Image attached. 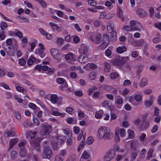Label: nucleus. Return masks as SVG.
<instances>
[{"label":"nucleus","instance_id":"obj_1","mask_svg":"<svg viewBox=\"0 0 161 161\" xmlns=\"http://www.w3.org/2000/svg\"><path fill=\"white\" fill-rule=\"evenodd\" d=\"M36 135V132L35 131H29L27 134V138L30 137V144L34 147L35 149L39 152L40 150V142L42 140V138L40 137H37L36 139H34V137Z\"/></svg>","mask_w":161,"mask_h":161},{"label":"nucleus","instance_id":"obj_2","mask_svg":"<svg viewBox=\"0 0 161 161\" xmlns=\"http://www.w3.org/2000/svg\"><path fill=\"white\" fill-rule=\"evenodd\" d=\"M97 137L100 139H103L105 140H108L110 138V132L107 129V128L103 126L99 129L97 133Z\"/></svg>","mask_w":161,"mask_h":161},{"label":"nucleus","instance_id":"obj_3","mask_svg":"<svg viewBox=\"0 0 161 161\" xmlns=\"http://www.w3.org/2000/svg\"><path fill=\"white\" fill-rule=\"evenodd\" d=\"M142 99L141 96L139 94L135 95L134 97H131L129 98V101L133 105L138 106L140 104V101Z\"/></svg>","mask_w":161,"mask_h":161},{"label":"nucleus","instance_id":"obj_4","mask_svg":"<svg viewBox=\"0 0 161 161\" xmlns=\"http://www.w3.org/2000/svg\"><path fill=\"white\" fill-rule=\"evenodd\" d=\"M115 155V152L114 150L111 149L107 152L104 157V161H109L112 160Z\"/></svg>","mask_w":161,"mask_h":161},{"label":"nucleus","instance_id":"obj_5","mask_svg":"<svg viewBox=\"0 0 161 161\" xmlns=\"http://www.w3.org/2000/svg\"><path fill=\"white\" fill-rule=\"evenodd\" d=\"M101 35L98 33L96 36L93 35L91 36V39L94 43L96 44H98L101 42Z\"/></svg>","mask_w":161,"mask_h":161},{"label":"nucleus","instance_id":"obj_6","mask_svg":"<svg viewBox=\"0 0 161 161\" xmlns=\"http://www.w3.org/2000/svg\"><path fill=\"white\" fill-rule=\"evenodd\" d=\"M43 153L46 156L47 158H50L52 154L51 148L48 146H45L43 149Z\"/></svg>","mask_w":161,"mask_h":161},{"label":"nucleus","instance_id":"obj_7","mask_svg":"<svg viewBox=\"0 0 161 161\" xmlns=\"http://www.w3.org/2000/svg\"><path fill=\"white\" fill-rule=\"evenodd\" d=\"M41 127L43 131V134L45 135L49 134L52 129V127L50 125H42Z\"/></svg>","mask_w":161,"mask_h":161},{"label":"nucleus","instance_id":"obj_8","mask_svg":"<svg viewBox=\"0 0 161 161\" xmlns=\"http://www.w3.org/2000/svg\"><path fill=\"white\" fill-rule=\"evenodd\" d=\"M57 82L58 84H62V85L60 86V89L62 91H63L64 88H66L68 86L67 82L65 81L62 78H59L57 79Z\"/></svg>","mask_w":161,"mask_h":161},{"label":"nucleus","instance_id":"obj_9","mask_svg":"<svg viewBox=\"0 0 161 161\" xmlns=\"http://www.w3.org/2000/svg\"><path fill=\"white\" fill-rule=\"evenodd\" d=\"M65 58L67 62L72 64L76 61V59L74 55L72 53H69L66 54L65 56Z\"/></svg>","mask_w":161,"mask_h":161},{"label":"nucleus","instance_id":"obj_10","mask_svg":"<svg viewBox=\"0 0 161 161\" xmlns=\"http://www.w3.org/2000/svg\"><path fill=\"white\" fill-rule=\"evenodd\" d=\"M39 45L41 47L37 48L36 50L35 53L38 54L41 58H43L45 56V54L43 51V46L42 44H40Z\"/></svg>","mask_w":161,"mask_h":161},{"label":"nucleus","instance_id":"obj_11","mask_svg":"<svg viewBox=\"0 0 161 161\" xmlns=\"http://www.w3.org/2000/svg\"><path fill=\"white\" fill-rule=\"evenodd\" d=\"M88 58L86 54H82L79 57L78 61L81 63H86L88 61Z\"/></svg>","mask_w":161,"mask_h":161},{"label":"nucleus","instance_id":"obj_12","mask_svg":"<svg viewBox=\"0 0 161 161\" xmlns=\"http://www.w3.org/2000/svg\"><path fill=\"white\" fill-rule=\"evenodd\" d=\"M59 98L55 94H51V101L53 103H57L58 104H61V102L58 101Z\"/></svg>","mask_w":161,"mask_h":161},{"label":"nucleus","instance_id":"obj_13","mask_svg":"<svg viewBox=\"0 0 161 161\" xmlns=\"http://www.w3.org/2000/svg\"><path fill=\"white\" fill-rule=\"evenodd\" d=\"M51 53L53 58L58 59L59 56V53L58 50L55 48H52L51 50Z\"/></svg>","mask_w":161,"mask_h":161},{"label":"nucleus","instance_id":"obj_14","mask_svg":"<svg viewBox=\"0 0 161 161\" xmlns=\"http://www.w3.org/2000/svg\"><path fill=\"white\" fill-rule=\"evenodd\" d=\"M7 54L10 56H13L15 54L14 49H12L10 47H8L7 48L4 49Z\"/></svg>","mask_w":161,"mask_h":161},{"label":"nucleus","instance_id":"obj_15","mask_svg":"<svg viewBox=\"0 0 161 161\" xmlns=\"http://www.w3.org/2000/svg\"><path fill=\"white\" fill-rule=\"evenodd\" d=\"M88 48L84 44H82L80 48V53L83 54H86L88 52Z\"/></svg>","mask_w":161,"mask_h":161},{"label":"nucleus","instance_id":"obj_16","mask_svg":"<svg viewBox=\"0 0 161 161\" xmlns=\"http://www.w3.org/2000/svg\"><path fill=\"white\" fill-rule=\"evenodd\" d=\"M142 29V27L141 24L137 22L133 27H132V31H140Z\"/></svg>","mask_w":161,"mask_h":161},{"label":"nucleus","instance_id":"obj_17","mask_svg":"<svg viewBox=\"0 0 161 161\" xmlns=\"http://www.w3.org/2000/svg\"><path fill=\"white\" fill-rule=\"evenodd\" d=\"M19 141L18 138H15L11 139L9 141V147L8 148V150H10L11 149L13 146Z\"/></svg>","mask_w":161,"mask_h":161},{"label":"nucleus","instance_id":"obj_18","mask_svg":"<svg viewBox=\"0 0 161 161\" xmlns=\"http://www.w3.org/2000/svg\"><path fill=\"white\" fill-rule=\"evenodd\" d=\"M136 12L137 14L141 17H143L146 15V11L140 8L137 9Z\"/></svg>","mask_w":161,"mask_h":161},{"label":"nucleus","instance_id":"obj_19","mask_svg":"<svg viewBox=\"0 0 161 161\" xmlns=\"http://www.w3.org/2000/svg\"><path fill=\"white\" fill-rule=\"evenodd\" d=\"M117 15L122 21H124L125 18L123 17V11L120 7H119L117 10Z\"/></svg>","mask_w":161,"mask_h":161},{"label":"nucleus","instance_id":"obj_20","mask_svg":"<svg viewBox=\"0 0 161 161\" xmlns=\"http://www.w3.org/2000/svg\"><path fill=\"white\" fill-rule=\"evenodd\" d=\"M148 80L147 78H143L141 81L139 83V86L141 87H143L147 84Z\"/></svg>","mask_w":161,"mask_h":161},{"label":"nucleus","instance_id":"obj_21","mask_svg":"<svg viewBox=\"0 0 161 161\" xmlns=\"http://www.w3.org/2000/svg\"><path fill=\"white\" fill-rule=\"evenodd\" d=\"M90 157L89 153L86 150H84L81 156V158L85 159H88Z\"/></svg>","mask_w":161,"mask_h":161},{"label":"nucleus","instance_id":"obj_22","mask_svg":"<svg viewBox=\"0 0 161 161\" xmlns=\"http://www.w3.org/2000/svg\"><path fill=\"white\" fill-rule=\"evenodd\" d=\"M109 40V38L108 36L103 35V43L105 44L106 47L108 46Z\"/></svg>","mask_w":161,"mask_h":161},{"label":"nucleus","instance_id":"obj_23","mask_svg":"<svg viewBox=\"0 0 161 161\" xmlns=\"http://www.w3.org/2000/svg\"><path fill=\"white\" fill-rule=\"evenodd\" d=\"M111 63L116 66L121 65L119 58H116L115 59L111 61Z\"/></svg>","mask_w":161,"mask_h":161},{"label":"nucleus","instance_id":"obj_24","mask_svg":"<svg viewBox=\"0 0 161 161\" xmlns=\"http://www.w3.org/2000/svg\"><path fill=\"white\" fill-rule=\"evenodd\" d=\"M135 46L137 47H139L142 46L145 43L144 40L143 39H140L135 42Z\"/></svg>","mask_w":161,"mask_h":161},{"label":"nucleus","instance_id":"obj_25","mask_svg":"<svg viewBox=\"0 0 161 161\" xmlns=\"http://www.w3.org/2000/svg\"><path fill=\"white\" fill-rule=\"evenodd\" d=\"M126 48L125 46H123L122 47H119L117 48V52L119 53H121L125 51H126Z\"/></svg>","mask_w":161,"mask_h":161},{"label":"nucleus","instance_id":"obj_26","mask_svg":"<svg viewBox=\"0 0 161 161\" xmlns=\"http://www.w3.org/2000/svg\"><path fill=\"white\" fill-rule=\"evenodd\" d=\"M20 156L21 157H24L26 155V149L24 147L20 148L19 152Z\"/></svg>","mask_w":161,"mask_h":161},{"label":"nucleus","instance_id":"obj_27","mask_svg":"<svg viewBox=\"0 0 161 161\" xmlns=\"http://www.w3.org/2000/svg\"><path fill=\"white\" fill-rule=\"evenodd\" d=\"M104 70L105 72L107 73L109 72L110 69V67L109 64L108 63L105 62H104Z\"/></svg>","mask_w":161,"mask_h":161},{"label":"nucleus","instance_id":"obj_28","mask_svg":"<svg viewBox=\"0 0 161 161\" xmlns=\"http://www.w3.org/2000/svg\"><path fill=\"white\" fill-rule=\"evenodd\" d=\"M52 114L56 116H60L63 117L65 115V113H62L58 112V111H53Z\"/></svg>","mask_w":161,"mask_h":161},{"label":"nucleus","instance_id":"obj_29","mask_svg":"<svg viewBox=\"0 0 161 161\" xmlns=\"http://www.w3.org/2000/svg\"><path fill=\"white\" fill-rule=\"evenodd\" d=\"M18 156V154L15 151H12L10 154V158L12 160H14Z\"/></svg>","mask_w":161,"mask_h":161},{"label":"nucleus","instance_id":"obj_30","mask_svg":"<svg viewBox=\"0 0 161 161\" xmlns=\"http://www.w3.org/2000/svg\"><path fill=\"white\" fill-rule=\"evenodd\" d=\"M8 26L7 24L3 21L0 23V27L1 29V31H4V30L7 28Z\"/></svg>","mask_w":161,"mask_h":161},{"label":"nucleus","instance_id":"obj_31","mask_svg":"<svg viewBox=\"0 0 161 161\" xmlns=\"http://www.w3.org/2000/svg\"><path fill=\"white\" fill-rule=\"evenodd\" d=\"M118 131L119 132L121 137H124L126 136L125 130L124 129H119Z\"/></svg>","mask_w":161,"mask_h":161},{"label":"nucleus","instance_id":"obj_32","mask_svg":"<svg viewBox=\"0 0 161 161\" xmlns=\"http://www.w3.org/2000/svg\"><path fill=\"white\" fill-rule=\"evenodd\" d=\"M154 150L153 148H151L150 149L149 151L148 152V156L146 157V159L147 160L149 159L152 157L153 153Z\"/></svg>","mask_w":161,"mask_h":161},{"label":"nucleus","instance_id":"obj_33","mask_svg":"<svg viewBox=\"0 0 161 161\" xmlns=\"http://www.w3.org/2000/svg\"><path fill=\"white\" fill-rule=\"evenodd\" d=\"M36 60V58L33 56H31L28 59L27 64L29 65H31Z\"/></svg>","mask_w":161,"mask_h":161},{"label":"nucleus","instance_id":"obj_34","mask_svg":"<svg viewBox=\"0 0 161 161\" xmlns=\"http://www.w3.org/2000/svg\"><path fill=\"white\" fill-rule=\"evenodd\" d=\"M121 65L124 64L127 62L128 60V57H119Z\"/></svg>","mask_w":161,"mask_h":161},{"label":"nucleus","instance_id":"obj_35","mask_svg":"<svg viewBox=\"0 0 161 161\" xmlns=\"http://www.w3.org/2000/svg\"><path fill=\"white\" fill-rule=\"evenodd\" d=\"M107 30L109 33H112L114 31L113 26L111 24H109L107 26Z\"/></svg>","mask_w":161,"mask_h":161},{"label":"nucleus","instance_id":"obj_36","mask_svg":"<svg viewBox=\"0 0 161 161\" xmlns=\"http://www.w3.org/2000/svg\"><path fill=\"white\" fill-rule=\"evenodd\" d=\"M153 103V101L151 100H146L145 102V105L147 107H149L152 106Z\"/></svg>","mask_w":161,"mask_h":161},{"label":"nucleus","instance_id":"obj_37","mask_svg":"<svg viewBox=\"0 0 161 161\" xmlns=\"http://www.w3.org/2000/svg\"><path fill=\"white\" fill-rule=\"evenodd\" d=\"M103 112L102 110L100 111L99 112L96 113L95 115V117L97 119H100L103 116Z\"/></svg>","mask_w":161,"mask_h":161},{"label":"nucleus","instance_id":"obj_38","mask_svg":"<svg viewBox=\"0 0 161 161\" xmlns=\"http://www.w3.org/2000/svg\"><path fill=\"white\" fill-rule=\"evenodd\" d=\"M14 34H15V35L19 38L22 37L23 34L22 33L17 29L15 30V33Z\"/></svg>","mask_w":161,"mask_h":161},{"label":"nucleus","instance_id":"obj_39","mask_svg":"<svg viewBox=\"0 0 161 161\" xmlns=\"http://www.w3.org/2000/svg\"><path fill=\"white\" fill-rule=\"evenodd\" d=\"M138 153L137 151H132L131 154V160H133L136 159Z\"/></svg>","mask_w":161,"mask_h":161},{"label":"nucleus","instance_id":"obj_40","mask_svg":"<svg viewBox=\"0 0 161 161\" xmlns=\"http://www.w3.org/2000/svg\"><path fill=\"white\" fill-rule=\"evenodd\" d=\"M119 75V74L117 72L111 73L110 75V78L111 79H115L117 78Z\"/></svg>","mask_w":161,"mask_h":161},{"label":"nucleus","instance_id":"obj_41","mask_svg":"<svg viewBox=\"0 0 161 161\" xmlns=\"http://www.w3.org/2000/svg\"><path fill=\"white\" fill-rule=\"evenodd\" d=\"M128 132L130 138L132 139L134 137V132L132 130L129 129L128 130Z\"/></svg>","mask_w":161,"mask_h":161},{"label":"nucleus","instance_id":"obj_42","mask_svg":"<svg viewBox=\"0 0 161 161\" xmlns=\"http://www.w3.org/2000/svg\"><path fill=\"white\" fill-rule=\"evenodd\" d=\"M94 138L92 136H90L88 137L86 142L87 144L91 145L92 144L94 141Z\"/></svg>","mask_w":161,"mask_h":161},{"label":"nucleus","instance_id":"obj_43","mask_svg":"<svg viewBox=\"0 0 161 161\" xmlns=\"http://www.w3.org/2000/svg\"><path fill=\"white\" fill-rule=\"evenodd\" d=\"M111 39L113 40H116L117 39V33H116L114 31L112 33H111Z\"/></svg>","mask_w":161,"mask_h":161},{"label":"nucleus","instance_id":"obj_44","mask_svg":"<svg viewBox=\"0 0 161 161\" xmlns=\"http://www.w3.org/2000/svg\"><path fill=\"white\" fill-rule=\"evenodd\" d=\"M109 102V101H105L102 103V105L106 108H108L110 106Z\"/></svg>","mask_w":161,"mask_h":161},{"label":"nucleus","instance_id":"obj_45","mask_svg":"<svg viewBox=\"0 0 161 161\" xmlns=\"http://www.w3.org/2000/svg\"><path fill=\"white\" fill-rule=\"evenodd\" d=\"M114 139V140L117 142H118L119 141L120 139L119 136L118 132H115Z\"/></svg>","mask_w":161,"mask_h":161},{"label":"nucleus","instance_id":"obj_46","mask_svg":"<svg viewBox=\"0 0 161 161\" xmlns=\"http://www.w3.org/2000/svg\"><path fill=\"white\" fill-rule=\"evenodd\" d=\"M66 151L65 149L62 150L60 151V154L58 155H61V157L64 158V157L66 155Z\"/></svg>","mask_w":161,"mask_h":161},{"label":"nucleus","instance_id":"obj_47","mask_svg":"<svg viewBox=\"0 0 161 161\" xmlns=\"http://www.w3.org/2000/svg\"><path fill=\"white\" fill-rule=\"evenodd\" d=\"M50 25L51 26V28L53 31L56 29L58 27V25L53 23L50 22L49 23Z\"/></svg>","mask_w":161,"mask_h":161},{"label":"nucleus","instance_id":"obj_48","mask_svg":"<svg viewBox=\"0 0 161 161\" xmlns=\"http://www.w3.org/2000/svg\"><path fill=\"white\" fill-rule=\"evenodd\" d=\"M64 159L61 157V155H58L56 156L54 161H63Z\"/></svg>","mask_w":161,"mask_h":161},{"label":"nucleus","instance_id":"obj_49","mask_svg":"<svg viewBox=\"0 0 161 161\" xmlns=\"http://www.w3.org/2000/svg\"><path fill=\"white\" fill-rule=\"evenodd\" d=\"M4 33V31H1L0 34V40H3L5 38L6 36Z\"/></svg>","mask_w":161,"mask_h":161},{"label":"nucleus","instance_id":"obj_50","mask_svg":"<svg viewBox=\"0 0 161 161\" xmlns=\"http://www.w3.org/2000/svg\"><path fill=\"white\" fill-rule=\"evenodd\" d=\"M88 4L92 6H95L96 5V3L95 1L93 0H89L88 1Z\"/></svg>","mask_w":161,"mask_h":161},{"label":"nucleus","instance_id":"obj_51","mask_svg":"<svg viewBox=\"0 0 161 161\" xmlns=\"http://www.w3.org/2000/svg\"><path fill=\"white\" fill-rule=\"evenodd\" d=\"M78 115L80 117L83 118L85 117V114L80 109H78Z\"/></svg>","mask_w":161,"mask_h":161},{"label":"nucleus","instance_id":"obj_52","mask_svg":"<svg viewBox=\"0 0 161 161\" xmlns=\"http://www.w3.org/2000/svg\"><path fill=\"white\" fill-rule=\"evenodd\" d=\"M19 64L21 66L24 65L26 63V61L24 58L19 59Z\"/></svg>","mask_w":161,"mask_h":161},{"label":"nucleus","instance_id":"obj_53","mask_svg":"<svg viewBox=\"0 0 161 161\" xmlns=\"http://www.w3.org/2000/svg\"><path fill=\"white\" fill-rule=\"evenodd\" d=\"M99 95L100 92H99L95 91L94 92L92 97L93 98H96L99 97Z\"/></svg>","mask_w":161,"mask_h":161},{"label":"nucleus","instance_id":"obj_54","mask_svg":"<svg viewBox=\"0 0 161 161\" xmlns=\"http://www.w3.org/2000/svg\"><path fill=\"white\" fill-rule=\"evenodd\" d=\"M66 110L67 113L70 114H72L74 113L73 108L70 107L67 108Z\"/></svg>","mask_w":161,"mask_h":161},{"label":"nucleus","instance_id":"obj_55","mask_svg":"<svg viewBox=\"0 0 161 161\" xmlns=\"http://www.w3.org/2000/svg\"><path fill=\"white\" fill-rule=\"evenodd\" d=\"M158 126L157 125H154L151 130V132L152 133H154L156 132L158 130Z\"/></svg>","mask_w":161,"mask_h":161},{"label":"nucleus","instance_id":"obj_56","mask_svg":"<svg viewBox=\"0 0 161 161\" xmlns=\"http://www.w3.org/2000/svg\"><path fill=\"white\" fill-rule=\"evenodd\" d=\"M150 13V16L152 17L153 16L154 14V10L153 7H151L149 9Z\"/></svg>","mask_w":161,"mask_h":161},{"label":"nucleus","instance_id":"obj_57","mask_svg":"<svg viewBox=\"0 0 161 161\" xmlns=\"http://www.w3.org/2000/svg\"><path fill=\"white\" fill-rule=\"evenodd\" d=\"M123 29L126 31H130V30H132V27L131 26H130L129 25H125L123 28Z\"/></svg>","mask_w":161,"mask_h":161},{"label":"nucleus","instance_id":"obj_58","mask_svg":"<svg viewBox=\"0 0 161 161\" xmlns=\"http://www.w3.org/2000/svg\"><path fill=\"white\" fill-rule=\"evenodd\" d=\"M131 83V81L130 80H126L124 81L123 83V85L124 86H127L130 85Z\"/></svg>","mask_w":161,"mask_h":161},{"label":"nucleus","instance_id":"obj_59","mask_svg":"<svg viewBox=\"0 0 161 161\" xmlns=\"http://www.w3.org/2000/svg\"><path fill=\"white\" fill-rule=\"evenodd\" d=\"M146 135L144 133H142L140 136V140L141 142H143L145 138H146Z\"/></svg>","mask_w":161,"mask_h":161},{"label":"nucleus","instance_id":"obj_60","mask_svg":"<svg viewBox=\"0 0 161 161\" xmlns=\"http://www.w3.org/2000/svg\"><path fill=\"white\" fill-rule=\"evenodd\" d=\"M160 115H158L155 118L154 121L157 123H159L160 122Z\"/></svg>","mask_w":161,"mask_h":161},{"label":"nucleus","instance_id":"obj_61","mask_svg":"<svg viewBox=\"0 0 161 161\" xmlns=\"http://www.w3.org/2000/svg\"><path fill=\"white\" fill-rule=\"evenodd\" d=\"M161 41V39L159 37L154 38L153 40V42L154 43H157Z\"/></svg>","mask_w":161,"mask_h":161},{"label":"nucleus","instance_id":"obj_62","mask_svg":"<svg viewBox=\"0 0 161 161\" xmlns=\"http://www.w3.org/2000/svg\"><path fill=\"white\" fill-rule=\"evenodd\" d=\"M143 125L145 129H147L149 126V123L148 122L143 121Z\"/></svg>","mask_w":161,"mask_h":161},{"label":"nucleus","instance_id":"obj_63","mask_svg":"<svg viewBox=\"0 0 161 161\" xmlns=\"http://www.w3.org/2000/svg\"><path fill=\"white\" fill-rule=\"evenodd\" d=\"M28 105L31 108L33 109H36V105L35 104L31 103H29Z\"/></svg>","mask_w":161,"mask_h":161},{"label":"nucleus","instance_id":"obj_64","mask_svg":"<svg viewBox=\"0 0 161 161\" xmlns=\"http://www.w3.org/2000/svg\"><path fill=\"white\" fill-rule=\"evenodd\" d=\"M105 53L106 56H110L111 54V52L110 49H107L105 51Z\"/></svg>","mask_w":161,"mask_h":161}]
</instances>
